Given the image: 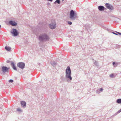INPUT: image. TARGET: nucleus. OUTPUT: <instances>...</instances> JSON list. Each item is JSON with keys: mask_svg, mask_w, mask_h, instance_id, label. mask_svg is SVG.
<instances>
[{"mask_svg": "<svg viewBox=\"0 0 121 121\" xmlns=\"http://www.w3.org/2000/svg\"><path fill=\"white\" fill-rule=\"evenodd\" d=\"M71 75V72L69 66H68L65 70V77L68 82H70L72 79Z\"/></svg>", "mask_w": 121, "mask_h": 121, "instance_id": "obj_1", "label": "nucleus"}, {"mask_svg": "<svg viewBox=\"0 0 121 121\" xmlns=\"http://www.w3.org/2000/svg\"><path fill=\"white\" fill-rule=\"evenodd\" d=\"M49 38L48 35L46 33L40 34L39 37V39L40 42H46L49 41Z\"/></svg>", "mask_w": 121, "mask_h": 121, "instance_id": "obj_2", "label": "nucleus"}, {"mask_svg": "<svg viewBox=\"0 0 121 121\" xmlns=\"http://www.w3.org/2000/svg\"><path fill=\"white\" fill-rule=\"evenodd\" d=\"M77 18V14L73 10H71L70 14V18L73 20H74Z\"/></svg>", "mask_w": 121, "mask_h": 121, "instance_id": "obj_3", "label": "nucleus"}, {"mask_svg": "<svg viewBox=\"0 0 121 121\" xmlns=\"http://www.w3.org/2000/svg\"><path fill=\"white\" fill-rule=\"evenodd\" d=\"M49 26L51 29H55L56 27V24L55 21H53L51 24H49Z\"/></svg>", "mask_w": 121, "mask_h": 121, "instance_id": "obj_4", "label": "nucleus"}, {"mask_svg": "<svg viewBox=\"0 0 121 121\" xmlns=\"http://www.w3.org/2000/svg\"><path fill=\"white\" fill-rule=\"evenodd\" d=\"M10 32L12 34V35L14 36H17L19 34L18 31L16 29H12V30Z\"/></svg>", "mask_w": 121, "mask_h": 121, "instance_id": "obj_5", "label": "nucleus"}, {"mask_svg": "<svg viewBox=\"0 0 121 121\" xmlns=\"http://www.w3.org/2000/svg\"><path fill=\"white\" fill-rule=\"evenodd\" d=\"M105 5L107 8L110 10H112L114 9V8L113 6L109 3H106Z\"/></svg>", "mask_w": 121, "mask_h": 121, "instance_id": "obj_6", "label": "nucleus"}, {"mask_svg": "<svg viewBox=\"0 0 121 121\" xmlns=\"http://www.w3.org/2000/svg\"><path fill=\"white\" fill-rule=\"evenodd\" d=\"M17 66L18 67L22 69L25 67V64L24 63L20 62L17 64Z\"/></svg>", "mask_w": 121, "mask_h": 121, "instance_id": "obj_7", "label": "nucleus"}, {"mask_svg": "<svg viewBox=\"0 0 121 121\" xmlns=\"http://www.w3.org/2000/svg\"><path fill=\"white\" fill-rule=\"evenodd\" d=\"M9 68H7L5 66H3L2 67V70L3 73L8 72Z\"/></svg>", "mask_w": 121, "mask_h": 121, "instance_id": "obj_8", "label": "nucleus"}, {"mask_svg": "<svg viewBox=\"0 0 121 121\" xmlns=\"http://www.w3.org/2000/svg\"><path fill=\"white\" fill-rule=\"evenodd\" d=\"M99 10L100 11H103L105 9H106L103 6H98Z\"/></svg>", "mask_w": 121, "mask_h": 121, "instance_id": "obj_9", "label": "nucleus"}, {"mask_svg": "<svg viewBox=\"0 0 121 121\" xmlns=\"http://www.w3.org/2000/svg\"><path fill=\"white\" fill-rule=\"evenodd\" d=\"M9 23L11 25L13 26H16L17 25V23L15 22L12 21H9Z\"/></svg>", "mask_w": 121, "mask_h": 121, "instance_id": "obj_10", "label": "nucleus"}, {"mask_svg": "<svg viewBox=\"0 0 121 121\" xmlns=\"http://www.w3.org/2000/svg\"><path fill=\"white\" fill-rule=\"evenodd\" d=\"M11 65L14 70L16 71H17V69L16 67L15 66L13 62H12L11 63Z\"/></svg>", "mask_w": 121, "mask_h": 121, "instance_id": "obj_11", "label": "nucleus"}, {"mask_svg": "<svg viewBox=\"0 0 121 121\" xmlns=\"http://www.w3.org/2000/svg\"><path fill=\"white\" fill-rule=\"evenodd\" d=\"M51 64L53 67H55L57 65V63L56 62L52 61L51 62Z\"/></svg>", "mask_w": 121, "mask_h": 121, "instance_id": "obj_12", "label": "nucleus"}, {"mask_svg": "<svg viewBox=\"0 0 121 121\" xmlns=\"http://www.w3.org/2000/svg\"><path fill=\"white\" fill-rule=\"evenodd\" d=\"M21 104L22 107L25 108L26 106V103L24 101H22L21 102Z\"/></svg>", "mask_w": 121, "mask_h": 121, "instance_id": "obj_13", "label": "nucleus"}, {"mask_svg": "<svg viewBox=\"0 0 121 121\" xmlns=\"http://www.w3.org/2000/svg\"><path fill=\"white\" fill-rule=\"evenodd\" d=\"M90 27V25L88 24H86L84 26V27H85L86 29L87 30H88L89 29Z\"/></svg>", "mask_w": 121, "mask_h": 121, "instance_id": "obj_14", "label": "nucleus"}, {"mask_svg": "<svg viewBox=\"0 0 121 121\" xmlns=\"http://www.w3.org/2000/svg\"><path fill=\"white\" fill-rule=\"evenodd\" d=\"M5 48L7 51H10L11 49V48L9 47H8L7 46L5 47Z\"/></svg>", "mask_w": 121, "mask_h": 121, "instance_id": "obj_15", "label": "nucleus"}, {"mask_svg": "<svg viewBox=\"0 0 121 121\" xmlns=\"http://www.w3.org/2000/svg\"><path fill=\"white\" fill-rule=\"evenodd\" d=\"M117 103L119 104H121V99H117V100L116 101Z\"/></svg>", "mask_w": 121, "mask_h": 121, "instance_id": "obj_16", "label": "nucleus"}, {"mask_svg": "<svg viewBox=\"0 0 121 121\" xmlns=\"http://www.w3.org/2000/svg\"><path fill=\"white\" fill-rule=\"evenodd\" d=\"M17 111L19 112H22V110L20 108H19L17 109Z\"/></svg>", "mask_w": 121, "mask_h": 121, "instance_id": "obj_17", "label": "nucleus"}, {"mask_svg": "<svg viewBox=\"0 0 121 121\" xmlns=\"http://www.w3.org/2000/svg\"><path fill=\"white\" fill-rule=\"evenodd\" d=\"M60 0H56L54 2V3H57L58 4H60Z\"/></svg>", "mask_w": 121, "mask_h": 121, "instance_id": "obj_18", "label": "nucleus"}, {"mask_svg": "<svg viewBox=\"0 0 121 121\" xmlns=\"http://www.w3.org/2000/svg\"><path fill=\"white\" fill-rule=\"evenodd\" d=\"M96 92L97 94H99L100 93V91H99V89L96 90Z\"/></svg>", "mask_w": 121, "mask_h": 121, "instance_id": "obj_19", "label": "nucleus"}, {"mask_svg": "<svg viewBox=\"0 0 121 121\" xmlns=\"http://www.w3.org/2000/svg\"><path fill=\"white\" fill-rule=\"evenodd\" d=\"M94 64L95 65H96V66H98V63L96 61H95V62L94 63Z\"/></svg>", "mask_w": 121, "mask_h": 121, "instance_id": "obj_20", "label": "nucleus"}, {"mask_svg": "<svg viewBox=\"0 0 121 121\" xmlns=\"http://www.w3.org/2000/svg\"><path fill=\"white\" fill-rule=\"evenodd\" d=\"M9 82L11 83H12L13 82V80L12 79H10L9 80Z\"/></svg>", "mask_w": 121, "mask_h": 121, "instance_id": "obj_21", "label": "nucleus"}, {"mask_svg": "<svg viewBox=\"0 0 121 121\" xmlns=\"http://www.w3.org/2000/svg\"><path fill=\"white\" fill-rule=\"evenodd\" d=\"M110 76L111 78H112L113 77L114 75L113 74H112L110 75Z\"/></svg>", "mask_w": 121, "mask_h": 121, "instance_id": "obj_22", "label": "nucleus"}, {"mask_svg": "<svg viewBox=\"0 0 121 121\" xmlns=\"http://www.w3.org/2000/svg\"><path fill=\"white\" fill-rule=\"evenodd\" d=\"M68 23L70 25H71L72 24V23L71 22L68 21Z\"/></svg>", "mask_w": 121, "mask_h": 121, "instance_id": "obj_23", "label": "nucleus"}, {"mask_svg": "<svg viewBox=\"0 0 121 121\" xmlns=\"http://www.w3.org/2000/svg\"><path fill=\"white\" fill-rule=\"evenodd\" d=\"M121 112V109H120V110H119L117 112V113L116 115L118 113H119Z\"/></svg>", "mask_w": 121, "mask_h": 121, "instance_id": "obj_24", "label": "nucleus"}, {"mask_svg": "<svg viewBox=\"0 0 121 121\" xmlns=\"http://www.w3.org/2000/svg\"><path fill=\"white\" fill-rule=\"evenodd\" d=\"M116 32L117 33H118L119 35H121V33L118 32L117 31H116Z\"/></svg>", "mask_w": 121, "mask_h": 121, "instance_id": "obj_25", "label": "nucleus"}, {"mask_svg": "<svg viewBox=\"0 0 121 121\" xmlns=\"http://www.w3.org/2000/svg\"><path fill=\"white\" fill-rule=\"evenodd\" d=\"M99 91H102L103 90V89L102 88H101L100 89H99Z\"/></svg>", "mask_w": 121, "mask_h": 121, "instance_id": "obj_26", "label": "nucleus"}, {"mask_svg": "<svg viewBox=\"0 0 121 121\" xmlns=\"http://www.w3.org/2000/svg\"><path fill=\"white\" fill-rule=\"evenodd\" d=\"M112 33L115 35H117V34L116 33H114V32H112Z\"/></svg>", "mask_w": 121, "mask_h": 121, "instance_id": "obj_27", "label": "nucleus"}, {"mask_svg": "<svg viewBox=\"0 0 121 121\" xmlns=\"http://www.w3.org/2000/svg\"><path fill=\"white\" fill-rule=\"evenodd\" d=\"M10 61L9 60H8L7 61V62L8 63H9V62H10Z\"/></svg>", "mask_w": 121, "mask_h": 121, "instance_id": "obj_28", "label": "nucleus"}, {"mask_svg": "<svg viewBox=\"0 0 121 121\" xmlns=\"http://www.w3.org/2000/svg\"><path fill=\"white\" fill-rule=\"evenodd\" d=\"M115 64V62H113V63H112V64H113V65H114Z\"/></svg>", "mask_w": 121, "mask_h": 121, "instance_id": "obj_29", "label": "nucleus"}, {"mask_svg": "<svg viewBox=\"0 0 121 121\" xmlns=\"http://www.w3.org/2000/svg\"><path fill=\"white\" fill-rule=\"evenodd\" d=\"M47 0L48 1H50L51 2L52 1H53V0Z\"/></svg>", "mask_w": 121, "mask_h": 121, "instance_id": "obj_30", "label": "nucleus"}, {"mask_svg": "<svg viewBox=\"0 0 121 121\" xmlns=\"http://www.w3.org/2000/svg\"><path fill=\"white\" fill-rule=\"evenodd\" d=\"M64 0H62V1H63Z\"/></svg>", "mask_w": 121, "mask_h": 121, "instance_id": "obj_31", "label": "nucleus"}, {"mask_svg": "<svg viewBox=\"0 0 121 121\" xmlns=\"http://www.w3.org/2000/svg\"><path fill=\"white\" fill-rule=\"evenodd\" d=\"M64 0H62V1H63Z\"/></svg>", "mask_w": 121, "mask_h": 121, "instance_id": "obj_32", "label": "nucleus"}, {"mask_svg": "<svg viewBox=\"0 0 121 121\" xmlns=\"http://www.w3.org/2000/svg\"><path fill=\"white\" fill-rule=\"evenodd\" d=\"M64 0H62V1H63Z\"/></svg>", "mask_w": 121, "mask_h": 121, "instance_id": "obj_33", "label": "nucleus"}]
</instances>
